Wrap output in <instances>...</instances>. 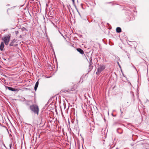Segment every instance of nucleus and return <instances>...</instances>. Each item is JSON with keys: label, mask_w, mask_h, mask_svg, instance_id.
<instances>
[{"label": "nucleus", "mask_w": 149, "mask_h": 149, "mask_svg": "<svg viewBox=\"0 0 149 149\" xmlns=\"http://www.w3.org/2000/svg\"><path fill=\"white\" fill-rule=\"evenodd\" d=\"M30 110L35 114H36L37 116L39 114V108L37 104H33L30 105L29 107Z\"/></svg>", "instance_id": "f257e3e1"}, {"label": "nucleus", "mask_w": 149, "mask_h": 149, "mask_svg": "<svg viewBox=\"0 0 149 149\" xmlns=\"http://www.w3.org/2000/svg\"><path fill=\"white\" fill-rule=\"evenodd\" d=\"M11 36L10 34H8L2 38V40H3L5 45L7 46L9 44V42L10 40Z\"/></svg>", "instance_id": "f03ea898"}, {"label": "nucleus", "mask_w": 149, "mask_h": 149, "mask_svg": "<svg viewBox=\"0 0 149 149\" xmlns=\"http://www.w3.org/2000/svg\"><path fill=\"white\" fill-rule=\"evenodd\" d=\"M106 68V66L105 65L101 64L97 68V71L96 72V74L99 75Z\"/></svg>", "instance_id": "7ed1b4c3"}, {"label": "nucleus", "mask_w": 149, "mask_h": 149, "mask_svg": "<svg viewBox=\"0 0 149 149\" xmlns=\"http://www.w3.org/2000/svg\"><path fill=\"white\" fill-rule=\"evenodd\" d=\"M57 102V97H54L50 98L48 102Z\"/></svg>", "instance_id": "20e7f679"}, {"label": "nucleus", "mask_w": 149, "mask_h": 149, "mask_svg": "<svg viewBox=\"0 0 149 149\" xmlns=\"http://www.w3.org/2000/svg\"><path fill=\"white\" fill-rule=\"evenodd\" d=\"M70 104V103H63V105L64 109H68L70 107V105H69Z\"/></svg>", "instance_id": "39448f33"}, {"label": "nucleus", "mask_w": 149, "mask_h": 149, "mask_svg": "<svg viewBox=\"0 0 149 149\" xmlns=\"http://www.w3.org/2000/svg\"><path fill=\"white\" fill-rule=\"evenodd\" d=\"M17 41V39H14L13 40H12L11 42H10V44H9L10 46H14V44L15 43V42Z\"/></svg>", "instance_id": "423d86ee"}, {"label": "nucleus", "mask_w": 149, "mask_h": 149, "mask_svg": "<svg viewBox=\"0 0 149 149\" xmlns=\"http://www.w3.org/2000/svg\"><path fill=\"white\" fill-rule=\"evenodd\" d=\"M6 87L9 90L13 91H18V90L17 89H15L13 88L8 86H7Z\"/></svg>", "instance_id": "0eeeda50"}, {"label": "nucleus", "mask_w": 149, "mask_h": 149, "mask_svg": "<svg viewBox=\"0 0 149 149\" xmlns=\"http://www.w3.org/2000/svg\"><path fill=\"white\" fill-rule=\"evenodd\" d=\"M4 46V42H2L0 45V49L1 51L3 50Z\"/></svg>", "instance_id": "6e6552de"}, {"label": "nucleus", "mask_w": 149, "mask_h": 149, "mask_svg": "<svg viewBox=\"0 0 149 149\" xmlns=\"http://www.w3.org/2000/svg\"><path fill=\"white\" fill-rule=\"evenodd\" d=\"M75 90V88L73 87L72 88H71L70 89H68L67 90H65L64 92H69L70 91H74Z\"/></svg>", "instance_id": "1a4fd4ad"}, {"label": "nucleus", "mask_w": 149, "mask_h": 149, "mask_svg": "<svg viewBox=\"0 0 149 149\" xmlns=\"http://www.w3.org/2000/svg\"><path fill=\"white\" fill-rule=\"evenodd\" d=\"M77 51L79 52L80 54H82L84 53V52L83 50L80 48H77Z\"/></svg>", "instance_id": "9d476101"}, {"label": "nucleus", "mask_w": 149, "mask_h": 149, "mask_svg": "<svg viewBox=\"0 0 149 149\" xmlns=\"http://www.w3.org/2000/svg\"><path fill=\"white\" fill-rule=\"evenodd\" d=\"M38 84H39V83H38V81H37L35 84V86L34 88V90L35 91H36L37 90V88L38 86Z\"/></svg>", "instance_id": "9b49d317"}, {"label": "nucleus", "mask_w": 149, "mask_h": 149, "mask_svg": "<svg viewBox=\"0 0 149 149\" xmlns=\"http://www.w3.org/2000/svg\"><path fill=\"white\" fill-rule=\"evenodd\" d=\"M121 31V29L120 28L118 27L116 29V31L118 33H120Z\"/></svg>", "instance_id": "f8f14e48"}, {"label": "nucleus", "mask_w": 149, "mask_h": 149, "mask_svg": "<svg viewBox=\"0 0 149 149\" xmlns=\"http://www.w3.org/2000/svg\"><path fill=\"white\" fill-rule=\"evenodd\" d=\"M89 63V64H90V65H92L93 64L91 58L90 59V61Z\"/></svg>", "instance_id": "ddd939ff"}, {"label": "nucleus", "mask_w": 149, "mask_h": 149, "mask_svg": "<svg viewBox=\"0 0 149 149\" xmlns=\"http://www.w3.org/2000/svg\"><path fill=\"white\" fill-rule=\"evenodd\" d=\"M51 23H52V24L55 27H56V28H57V29H58V27H57V26L55 24L53 23L52 22H51Z\"/></svg>", "instance_id": "4468645a"}, {"label": "nucleus", "mask_w": 149, "mask_h": 149, "mask_svg": "<svg viewBox=\"0 0 149 149\" xmlns=\"http://www.w3.org/2000/svg\"><path fill=\"white\" fill-rule=\"evenodd\" d=\"M64 97H62L61 99H60V102H59V100H58V102H61V99H62V100H63L64 102H65V101H64Z\"/></svg>", "instance_id": "2eb2a0df"}, {"label": "nucleus", "mask_w": 149, "mask_h": 149, "mask_svg": "<svg viewBox=\"0 0 149 149\" xmlns=\"http://www.w3.org/2000/svg\"><path fill=\"white\" fill-rule=\"evenodd\" d=\"M93 66H92V65H90V64H89V68L90 69H92L93 68Z\"/></svg>", "instance_id": "dca6fc26"}, {"label": "nucleus", "mask_w": 149, "mask_h": 149, "mask_svg": "<svg viewBox=\"0 0 149 149\" xmlns=\"http://www.w3.org/2000/svg\"><path fill=\"white\" fill-rule=\"evenodd\" d=\"M59 32L60 33V34L63 37V38L65 39V38L64 37V36H63V34L60 32V31L58 30Z\"/></svg>", "instance_id": "f3484780"}, {"label": "nucleus", "mask_w": 149, "mask_h": 149, "mask_svg": "<svg viewBox=\"0 0 149 149\" xmlns=\"http://www.w3.org/2000/svg\"><path fill=\"white\" fill-rule=\"evenodd\" d=\"M70 104L69 105H70V107H72L73 106V104H74V103H70Z\"/></svg>", "instance_id": "a211bd4d"}, {"label": "nucleus", "mask_w": 149, "mask_h": 149, "mask_svg": "<svg viewBox=\"0 0 149 149\" xmlns=\"http://www.w3.org/2000/svg\"><path fill=\"white\" fill-rule=\"evenodd\" d=\"M74 6H75V8H76V9H77V12H78V13H79V15H80V13H79V11H78V10L77 9V7H76V5H74Z\"/></svg>", "instance_id": "6ab92c4d"}, {"label": "nucleus", "mask_w": 149, "mask_h": 149, "mask_svg": "<svg viewBox=\"0 0 149 149\" xmlns=\"http://www.w3.org/2000/svg\"><path fill=\"white\" fill-rule=\"evenodd\" d=\"M18 33V31H15V33L16 34H17Z\"/></svg>", "instance_id": "aec40b11"}, {"label": "nucleus", "mask_w": 149, "mask_h": 149, "mask_svg": "<svg viewBox=\"0 0 149 149\" xmlns=\"http://www.w3.org/2000/svg\"><path fill=\"white\" fill-rule=\"evenodd\" d=\"M72 1L73 3H74V0H72Z\"/></svg>", "instance_id": "412c9836"}, {"label": "nucleus", "mask_w": 149, "mask_h": 149, "mask_svg": "<svg viewBox=\"0 0 149 149\" xmlns=\"http://www.w3.org/2000/svg\"><path fill=\"white\" fill-rule=\"evenodd\" d=\"M134 68H135L136 69V68H135V67L134 66Z\"/></svg>", "instance_id": "4be33fe9"}, {"label": "nucleus", "mask_w": 149, "mask_h": 149, "mask_svg": "<svg viewBox=\"0 0 149 149\" xmlns=\"http://www.w3.org/2000/svg\"><path fill=\"white\" fill-rule=\"evenodd\" d=\"M120 111H121V113H122V112L121 111V110H120Z\"/></svg>", "instance_id": "5701e85b"}]
</instances>
